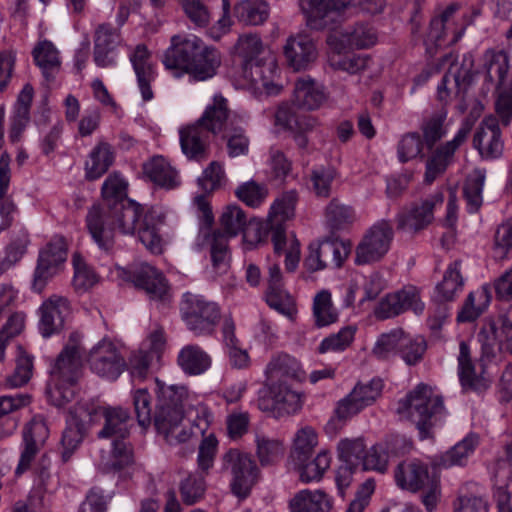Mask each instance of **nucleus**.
Here are the masks:
<instances>
[{
  "label": "nucleus",
  "instance_id": "nucleus-1",
  "mask_svg": "<svg viewBox=\"0 0 512 512\" xmlns=\"http://www.w3.org/2000/svg\"><path fill=\"white\" fill-rule=\"evenodd\" d=\"M165 214L159 207L144 212L142 205L132 199H124L111 207L92 206L86 215L85 224L89 235L98 248L110 253L115 243V230L124 235L136 232L141 243L152 253L161 252L160 228Z\"/></svg>",
  "mask_w": 512,
  "mask_h": 512
},
{
  "label": "nucleus",
  "instance_id": "nucleus-2",
  "mask_svg": "<svg viewBox=\"0 0 512 512\" xmlns=\"http://www.w3.org/2000/svg\"><path fill=\"white\" fill-rule=\"evenodd\" d=\"M221 61V53L217 48L206 45L200 37L193 34L173 35L161 57L164 69L174 79L188 76L191 83L212 79L217 74Z\"/></svg>",
  "mask_w": 512,
  "mask_h": 512
},
{
  "label": "nucleus",
  "instance_id": "nucleus-3",
  "mask_svg": "<svg viewBox=\"0 0 512 512\" xmlns=\"http://www.w3.org/2000/svg\"><path fill=\"white\" fill-rule=\"evenodd\" d=\"M228 116V101L218 93L195 123L179 130L181 151L189 161L202 163L209 158L211 135L223 130Z\"/></svg>",
  "mask_w": 512,
  "mask_h": 512
},
{
  "label": "nucleus",
  "instance_id": "nucleus-4",
  "mask_svg": "<svg viewBox=\"0 0 512 512\" xmlns=\"http://www.w3.org/2000/svg\"><path fill=\"white\" fill-rule=\"evenodd\" d=\"M249 222L244 210L236 204H231L225 207L220 217L223 231L206 229L201 232L199 246L209 251L214 269L225 270L229 266L231 258L229 240L241 234Z\"/></svg>",
  "mask_w": 512,
  "mask_h": 512
},
{
  "label": "nucleus",
  "instance_id": "nucleus-5",
  "mask_svg": "<svg viewBox=\"0 0 512 512\" xmlns=\"http://www.w3.org/2000/svg\"><path fill=\"white\" fill-rule=\"evenodd\" d=\"M262 47L260 36L251 33L240 35L235 44V53L242 58L244 85L264 90L269 95H277L281 90V86L274 83L277 65L258 58Z\"/></svg>",
  "mask_w": 512,
  "mask_h": 512
},
{
  "label": "nucleus",
  "instance_id": "nucleus-6",
  "mask_svg": "<svg viewBox=\"0 0 512 512\" xmlns=\"http://www.w3.org/2000/svg\"><path fill=\"white\" fill-rule=\"evenodd\" d=\"M399 411L415 423L421 440L430 438L432 429L441 425L447 415L443 397L424 383H419L399 401Z\"/></svg>",
  "mask_w": 512,
  "mask_h": 512
},
{
  "label": "nucleus",
  "instance_id": "nucleus-7",
  "mask_svg": "<svg viewBox=\"0 0 512 512\" xmlns=\"http://www.w3.org/2000/svg\"><path fill=\"white\" fill-rule=\"evenodd\" d=\"M50 374L51 382L46 388L48 401L58 408H65L74 399L76 384L82 374L80 348L65 346Z\"/></svg>",
  "mask_w": 512,
  "mask_h": 512
},
{
  "label": "nucleus",
  "instance_id": "nucleus-8",
  "mask_svg": "<svg viewBox=\"0 0 512 512\" xmlns=\"http://www.w3.org/2000/svg\"><path fill=\"white\" fill-rule=\"evenodd\" d=\"M154 392V426L158 433L168 438L183 420L188 389L183 385H167L155 378Z\"/></svg>",
  "mask_w": 512,
  "mask_h": 512
},
{
  "label": "nucleus",
  "instance_id": "nucleus-9",
  "mask_svg": "<svg viewBox=\"0 0 512 512\" xmlns=\"http://www.w3.org/2000/svg\"><path fill=\"white\" fill-rule=\"evenodd\" d=\"M101 420V406L93 400L81 399L67 409L62 433V460L67 462L79 448L90 428Z\"/></svg>",
  "mask_w": 512,
  "mask_h": 512
},
{
  "label": "nucleus",
  "instance_id": "nucleus-10",
  "mask_svg": "<svg viewBox=\"0 0 512 512\" xmlns=\"http://www.w3.org/2000/svg\"><path fill=\"white\" fill-rule=\"evenodd\" d=\"M458 9V4L451 3L431 18L428 29L423 36V45L428 58H433L438 50L443 47L455 45L464 36L465 25L458 22L454 17Z\"/></svg>",
  "mask_w": 512,
  "mask_h": 512
},
{
  "label": "nucleus",
  "instance_id": "nucleus-11",
  "mask_svg": "<svg viewBox=\"0 0 512 512\" xmlns=\"http://www.w3.org/2000/svg\"><path fill=\"white\" fill-rule=\"evenodd\" d=\"M222 468L231 474V493L239 500L246 499L259 481L261 471L249 453L230 448L222 457Z\"/></svg>",
  "mask_w": 512,
  "mask_h": 512
},
{
  "label": "nucleus",
  "instance_id": "nucleus-12",
  "mask_svg": "<svg viewBox=\"0 0 512 512\" xmlns=\"http://www.w3.org/2000/svg\"><path fill=\"white\" fill-rule=\"evenodd\" d=\"M180 311L186 326L196 335L213 333L221 317V310L216 302L190 292L183 295Z\"/></svg>",
  "mask_w": 512,
  "mask_h": 512
},
{
  "label": "nucleus",
  "instance_id": "nucleus-13",
  "mask_svg": "<svg viewBox=\"0 0 512 512\" xmlns=\"http://www.w3.org/2000/svg\"><path fill=\"white\" fill-rule=\"evenodd\" d=\"M117 277L143 290L150 300L165 302L170 298V287L163 272L147 263L128 268H117Z\"/></svg>",
  "mask_w": 512,
  "mask_h": 512
},
{
  "label": "nucleus",
  "instance_id": "nucleus-14",
  "mask_svg": "<svg viewBox=\"0 0 512 512\" xmlns=\"http://www.w3.org/2000/svg\"><path fill=\"white\" fill-rule=\"evenodd\" d=\"M394 237L392 225L382 219L374 223L355 248L354 263L367 265L380 261L389 251Z\"/></svg>",
  "mask_w": 512,
  "mask_h": 512
},
{
  "label": "nucleus",
  "instance_id": "nucleus-15",
  "mask_svg": "<svg viewBox=\"0 0 512 512\" xmlns=\"http://www.w3.org/2000/svg\"><path fill=\"white\" fill-rule=\"evenodd\" d=\"M87 363L94 374L109 381L117 380L127 368L120 349L109 338H103L90 350Z\"/></svg>",
  "mask_w": 512,
  "mask_h": 512
},
{
  "label": "nucleus",
  "instance_id": "nucleus-16",
  "mask_svg": "<svg viewBox=\"0 0 512 512\" xmlns=\"http://www.w3.org/2000/svg\"><path fill=\"white\" fill-rule=\"evenodd\" d=\"M407 310L413 311L416 315H422L425 310V303L421 300L420 291L413 285L386 294L379 300L373 312L378 320H386Z\"/></svg>",
  "mask_w": 512,
  "mask_h": 512
},
{
  "label": "nucleus",
  "instance_id": "nucleus-17",
  "mask_svg": "<svg viewBox=\"0 0 512 512\" xmlns=\"http://www.w3.org/2000/svg\"><path fill=\"white\" fill-rule=\"evenodd\" d=\"M66 257V242L62 237H54L39 251L31 285L34 292L42 293Z\"/></svg>",
  "mask_w": 512,
  "mask_h": 512
},
{
  "label": "nucleus",
  "instance_id": "nucleus-18",
  "mask_svg": "<svg viewBox=\"0 0 512 512\" xmlns=\"http://www.w3.org/2000/svg\"><path fill=\"white\" fill-rule=\"evenodd\" d=\"M352 0H299L307 25L314 30L334 29Z\"/></svg>",
  "mask_w": 512,
  "mask_h": 512
},
{
  "label": "nucleus",
  "instance_id": "nucleus-19",
  "mask_svg": "<svg viewBox=\"0 0 512 512\" xmlns=\"http://www.w3.org/2000/svg\"><path fill=\"white\" fill-rule=\"evenodd\" d=\"M472 125L468 120L461 123L453 138L436 147L426 162L425 182L432 183L452 164L456 151L470 134Z\"/></svg>",
  "mask_w": 512,
  "mask_h": 512
},
{
  "label": "nucleus",
  "instance_id": "nucleus-20",
  "mask_svg": "<svg viewBox=\"0 0 512 512\" xmlns=\"http://www.w3.org/2000/svg\"><path fill=\"white\" fill-rule=\"evenodd\" d=\"M384 384L380 378H372L367 383L358 382L353 390L342 400L335 409L339 420H346L372 405L381 395Z\"/></svg>",
  "mask_w": 512,
  "mask_h": 512
},
{
  "label": "nucleus",
  "instance_id": "nucleus-21",
  "mask_svg": "<svg viewBox=\"0 0 512 512\" xmlns=\"http://www.w3.org/2000/svg\"><path fill=\"white\" fill-rule=\"evenodd\" d=\"M303 405L302 394L287 383H272L258 399V408L263 412L278 415L295 414Z\"/></svg>",
  "mask_w": 512,
  "mask_h": 512
},
{
  "label": "nucleus",
  "instance_id": "nucleus-22",
  "mask_svg": "<svg viewBox=\"0 0 512 512\" xmlns=\"http://www.w3.org/2000/svg\"><path fill=\"white\" fill-rule=\"evenodd\" d=\"M473 147L485 161L501 158L504 151V141L496 116L490 114L483 118L473 136Z\"/></svg>",
  "mask_w": 512,
  "mask_h": 512
},
{
  "label": "nucleus",
  "instance_id": "nucleus-23",
  "mask_svg": "<svg viewBox=\"0 0 512 512\" xmlns=\"http://www.w3.org/2000/svg\"><path fill=\"white\" fill-rule=\"evenodd\" d=\"M121 40L120 27H115L111 23H102L96 28L93 61L97 67L114 68L117 66L118 47Z\"/></svg>",
  "mask_w": 512,
  "mask_h": 512
},
{
  "label": "nucleus",
  "instance_id": "nucleus-24",
  "mask_svg": "<svg viewBox=\"0 0 512 512\" xmlns=\"http://www.w3.org/2000/svg\"><path fill=\"white\" fill-rule=\"evenodd\" d=\"M481 343L482 359L493 358L497 351L507 350L512 355V306L501 317V327L494 324L484 327L478 334Z\"/></svg>",
  "mask_w": 512,
  "mask_h": 512
},
{
  "label": "nucleus",
  "instance_id": "nucleus-25",
  "mask_svg": "<svg viewBox=\"0 0 512 512\" xmlns=\"http://www.w3.org/2000/svg\"><path fill=\"white\" fill-rule=\"evenodd\" d=\"M142 179L154 187L166 191L177 189L182 184L180 171L163 155H153L142 163Z\"/></svg>",
  "mask_w": 512,
  "mask_h": 512
},
{
  "label": "nucleus",
  "instance_id": "nucleus-26",
  "mask_svg": "<svg viewBox=\"0 0 512 512\" xmlns=\"http://www.w3.org/2000/svg\"><path fill=\"white\" fill-rule=\"evenodd\" d=\"M444 202L442 192H436L420 203L412 204L409 209L397 214L398 229L418 232L425 229L434 220V209Z\"/></svg>",
  "mask_w": 512,
  "mask_h": 512
},
{
  "label": "nucleus",
  "instance_id": "nucleus-27",
  "mask_svg": "<svg viewBox=\"0 0 512 512\" xmlns=\"http://www.w3.org/2000/svg\"><path fill=\"white\" fill-rule=\"evenodd\" d=\"M396 486L411 493L424 490L436 477L429 472V465L418 459H406L397 464L393 472Z\"/></svg>",
  "mask_w": 512,
  "mask_h": 512
},
{
  "label": "nucleus",
  "instance_id": "nucleus-28",
  "mask_svg": "<svg viewBox=\"0 0 512 512\" xmlns=\"http://www.w3.org/2000/svg\"><path fill=\"white\" fill-rule=\"evenodd\" d=\"M151 58L152 54L145 44H138L129 54L137 87L144 102H149L154 98L152 84L158 77L157 65Z\"/></svg>",
  "mask_w": 512,
  "mask_h": 512
},
{
  "label": "nucleus",
  "instance_id": "nucleus-29",
  "mask_svg": "<svg viewBox=\"0 0 512 512\" xmlns=\"http://www.w3.org/2000/svg\"><path fill=\"white\" fill-rule=\"evenodd\" d=\"M275 126L292 134L299 149H307L309 134L316 126V119L310 116H297L287 104L279 105L274 115Z\"/></svg>",
  "mask_w": 512,
  "mask_h": 512
},
{
  "label": "nucleus",
  "instance_id": "nucleus-30",
  "mask_svg": "<svg viewBox=\"0 0 512 512\" xmlns=\"http://www.w3.org/2000/svg\"><path fill=\"white\" fill-rule=\"evenodd\" d=\"M69 300L60 295H52L39 307L40 319L38 329L44 338L59 333L64 327L65 319L70 314Z\"/></svg>",
  "mask_w": 512,
  "mask_h": 512
},
{
  "label": "nucleus",
  "instance_id": "nucleus-31",
  "mask_svg": "<svg viewBox=\"0 0 512 512\" xmlns=\"http://www.w3.org/2000/svg\"><path fill=\"white\" fill-rule=\"evenodd\" d=\"M265 301L270 308L288 318H292L296 312L292 297L284 289L282 273L278 264L269 267Z\"/></svg>",
  "mask_w": 512,
  "mask_h": 512
},
{
  "label": "nucleus",
  "instance_id": "nucleus-32",
  "mask_svg": "<svg viewBox=\"0 0 512 512\" xmlns=\"http://www.w3.org/2000/svg\"><path fill=\"white\" fill-rule=\"evenodd\" d=\"M265 376L271 384L286 383L287 380L302 382L306 378V373L295 357L287 353H279L267 364Z\"/></svg>",
  "mask_w": 512,
  "mask_h": 512
},
{
  "label": "nucleus",
  "instance_id": "nucleus-33",
  "mask_svg": "<svg viewBox=\"0 0 512 512\" xmlns=\"http://www.w3.org/2000/svg\"><path fill=\"white\" fill-rule=\"evenodd\" d=\"M465 286V278L462 273V261H451L444 273L442 280L434 288V302H453L462 293Z\"/></svg>",
  "mask_w": 512,
  "mask_h": 512
},
{
  "label": "nucleus",
  "instance_id": "nucleus-34",
  "mask_svg": "<svg viewBox=\"0 0 512 512\" xmlns=\"http://www.w3.org/2000/svg\"><path fill=\"white\" fill-rule=\"evenodd\" d=\"M284 55L294 70L305 69L316 59L317 51L310 36L298 34L290 36L284 45Z\"/></svg>",
  "mask_w": 512,
  "mask_h": 512
},
{
  "label": "nucleus",
  "instance_id": "nucleus-35",
  "mask_svg": "<svg viewBox=\"0 0 512 512\" xmlns=\"http://www.w3.org/2000/svg\"><path fill=\"white\" fill-rule=\"evenodd\" d=\"M31 397L28 394L0 396V439L11 436L19 424L18 411L28 406Z\"/></svg>",
  "mask_w": 512,
  "mask_h": 512
},
{
  "label": "nucleus",
  "instance_id": "nucleus-36",
  "mask_svg": "<svg viewBox=\"0 0 512 512\" xmlns=\"http://www.w3.org/2000/svg\"><path fill=\"white\" fill-rule=\"evenodd\" d=\"M32 57L44 81L47 84L54 82L62 66L60 52L56 46L50 40L40 41L33 48Z\"/></svg>",
  "mask_w": 512,
  "mask_h": 512
},
{
  "label": "nucleus",
  "instance_id": "nucleus-37",
  "mask_svg": "<svg viewBox=\"0 0 512 512\" xmlns=\"http://www.w3.org/2000/svg\"><path fill=\"white\" fill-rule=\"evenodd\" d=\"M293 97L297 107L312 111L321 107L327 99V94L322 84L310 76H304L295 82Z\"/></svg>",
  "mask_w": 512,
  "mask_h": 512
},
{
  "label": "nucleus",
  "instance_id": "nucleus-38",
  "mask_svg": "<svg viewBox=\"0 0 512 512\" xmlns=\"http://www.w3.org/2000/svg\"><path fill=\"white\" fill-rule=\"evenodd\" d=\"M457 375L464 391H479L483 387V377L476 372V366L471 357L470 345L465 340H461L459 343Z\"/></svg>",
  "mask_w": 512,
  "mask_h": 512
},
{
  "label": "nucleus",
  "instance_id": "nucleus-39",
  "mask_svg": "<svg viewBox=\"0 0 512 512\" xmlns=\"http://www.w3.org/2000/svg\"><path fill=\"white\" fill-rule=\"evenodd\" d=\"M115 161V153L111 144L98 142L88 154L85 161V178L93 181L101 178Z\"/></svg>",
  "mask_w": 512,
  "mask_h": 512
},
{
  "label": "nucleus",
  "instance_id": "nucleus-40",
  "mask_svg": "<svg viewBox=\"0 0 512 512\" xmlns=\"http://www.w3.org/2000/svg\"><path fill=\"white\" fill-rule=\"evenodd\" d=\"M102 417L105 419V425L98 432V438L106 439L114 436L115 439H123L128 437L131 418L127 409L122 407H101Z\"/></svg>",
  "mask_w": 512,
  "mask_h": 512
},
{
  "label": "nucleus",
  "instance_id": "nucleus-41",
  "mask_svg": "<svg viewBox=\"0 0 512 512\" xmlns=\"http://www.w3.org/2000/svg\"><path fill=\"white\" fill-rule=\"evenodd\" d=\"M211 357L200 346L189 344L181 348L177 356V364L188 376H198L211 367Z\"/></svg>",
  "mask_w": 512,
  "mask_h": 512
},
{
  "label": "nucleus",
  "instance_id": "nucleus-42",
  "mask_svg": "<svg viewBox=\"0 0 512 512\" xmlns=\"http://www.w3.org/2000/svg\"><path fill=\"white\" fill-rule=\"evenodd\" d=\"M45 433L46 427L43 423L32 422L25 427L23 431L22 451L16 468V474H22L29 469L39 450V442Z\"/></svg>",
  "mask_w": 512,
  "mask_h": 512
},
{
  "label": "nucleus",
  "instance_id": "nucleus-43",
  "mask_svg": "<svg viewBox=\"0 0 512 512\" xmlns=\"http://www.w3.org/2000/svg\"><path fill=\"white\" fill-rule=\"evenodd\" d=\"M289 507L291 512H329L332 500L322 490L304 489L290 500Z\"/></svg>",
  "mask_w": 512,
  "mask_h": 512
},
{
  "label": "nucleus",
  "instance_id": "nucleus-44",
  "mask_svg": "<svg viewBox=\"0 0 512 512\" xmlns=\"http://www.w3.org/2000/svg\"><path fill=\"white\" fill-rule=\"evenodd\" d=\"M477 445L478 436L470 433L448 451L440 455L435 464L443 469H448L453 466H465Z\"/></svg>",
  "mask_w": 512,
  "mask_h": 512
},
{
  "label": "nucleus",
  "instance_id": "nucleus-45",
  "mask_svg": "<svg viewBox=\"0 0 512 512\" xmlns=\"http://www.w3.org/2000/svg\"><path fill=\"white\" fill-rule=\"evenodd\" d=\"M331 460V453L322 450L313 459L312 456H308L303 461H291V464L298 471L302 482L309 483L322 479L325 471L331 465Z\"/></svg>",
  "mask_w": 512,
  "mask_h": 512
},
{
  "label": "nucleus",
  "instance_id": "nucleus-46",
  "mask_svg": "<svg viewBox=\"0 0 512 512\" xmlns=\"http://www.w3.org/2000/svg\"><path fill=\"white\" fill-rule=\"evenodd\" d=\"M448 109L440 107L431 115L425 117L421 124L423 140L428 149H432L437 142L449 132L447 123Z\"/></svg>",
  "mask_w": 512,
  "mask_h": 512
},
{
  "label": "nucleus",
  "instance_id": "nucleus-47",
  "mask_svg": "<svg viewBox=\"0 0 512 512\" xmlns=\"http://www.w3.org/2000/svg\"><path fill=\"white\" fill-rule=\"evenodd\" d=\"M491 302V291L486 285L470 292L457 315L461 323L473 322L478 319Z\"/></svg>",
  "mask_w": 512,
  "mask_h": 512
},
{
  "label": "nucleus",
  "instance_id": "nucleus-48",
  "mask_svg": "<svg viewBox=\"0 0 512 512\" xmlns=\"http://www.w3.org/2000/svg\"><path fill=\"white\" fill-rule=\"evenodd\" d=\"M255 454L262 467L278 463L285 454L284 443L263 433L255 434Z\"/></svg>",
  "mask_w": 512,
  "mask_h": 512
},
{
  "label": "nucleus",
  "instance_id": "nucleus-49",
  "mask_svg": "<svg viewBox=\"0 0 512 512\" xmlns=\"http://www.w3.org/2000/svg\"><path fill=\"white\" fill-rule=\"evenodd\" d=\"M127 191V180L120 172L114 171L108 175L102 185L103 203L95 204L94 206L111 207L119 202H124V199H129Z\"/></svg>",
  "mask_w": 512,
  "mask_h": 512
},
{
  "label": "nucleus",
  "instance_id": "nucleus-50",
  "mask_svg": "<svg viewBox=\"0 0 512 512\" xmlns=\"http://www.w3.org/2000/svg\"><path fill=\"white\" fill-rule=\"evenodd\" d=\"M234 15L246 25H260L269 16V5L263 0H242L235 5Z\"/></svg>",
  "mask_w": 512,
  "mask_h": 512
},
{
  "label": "nucleus",
  "instance_id": "nucleus-51",
  "mask_svg": "<svg viewBox=\"0 0 512 512\" xmlns=\"http://www.w3.org/2000/svg\"><path fill=\"white\" fill-rule=\"evenodd\" d=\"M312 310L318 328L328 327L338 321L339 313L333 305L329 290H321L315 295Z\"/></svg>",
  "mask_w": 512,
  "mask_h": 512
},
{
  "label": "nucleus",
  "instance_id": "nucleus-52",
  "mask_svg": "<svg viewBox=\"0 0 512 512\" xmlns=\"http://www.w3.org/2000/svg\"><path fill=\"white\" fill-rule=\"evenodd\" d=\"M317 244L320 248V256L327 267L340 268L351 250V243L340 239H324Z\"/></svg>",
  "mask_w": 512,
  "mask_h": 512
},
{
  "label": "nucleus",
  "instance_id": "nucleus-53",
  "mask_svg": "<svg viewBox=\"0 0 512 512\" xmlns=\"http://www.w3.org/2000/svg\"><path fill=\"white\" fill-rule=\"evenodd\" d=\"M207 489L205 475L191 473L179 483V493L183 504L192 506L199 503Z\"/></svg>",
  "mask_w": 512,
  "mask_h": 512
},
{
  "label": "nucleus",
  "instance_id": "nucleus-54",
  "mask_svg": "<svg viewBox=\"0 0 512 512\" xmlns=\"http://www.w3.org/2000/svg\"><path fill=\"white\" fill-rule=\"evenodd\" d=\"M427 350V342L421 335L409 336L401 329L399 356L409 366L418 364Z\"/></svg>",
  "mask_w": 512,
  "mask_h": 512
},
{
  "label": "nucleus",
  "instance_id": "nucleus-55",
  "mask_svg": "<svg viewBox=\"0 0 512 512\" xmlns=\"http://www.w3.org/2000/svg\"><path fill=\"white\" fill-rule=\"evenodd\" d=\"M298 192L295 189L283 192L270 206L269 221L286 223L295 216L298 203Z\"/></svg>",
  "mask_w": 512,
  "mask_h": 512
},
{
  "label": "nucleus",
  "instance_id": "nucleus-56",
  "mask_svg": "<svg viewBox=\"0 0 512 512\" xmlns=\"http://www.w3.org/2000/svg\"><path fill=\"white\" fill-rule=\"evenodd\" d=\"M366 444L363 438L342 439L337 445L338 459L362 470Z\"/></svg>",
  "mask_w": 512,
  "mask_h": 512
},
{
  "label": "nucleus",
  "instance_id": "nucleus-57",
  "mask_svg": "<svg viewBox=\"0 0 512 512\" xmlns=\"http://www.w3.org/2000/svg\"><path fill=\"white\" fill-rule=\"evenodd\" d=\"M325 218L327 226L332 231H339L353 223L355 213L351 206L340 203L338 199H332L326 207Z\"/></svg>",
  "mask_w": 512,
  "mask_h": 512
},
{
  "label": "nucleus",
  "instance_id": "nucleus-58",
  "mask_svg": "<svg viewBox=\"0 0 512 512\" xmlns=\"http://www.w3.org/2000/svg\"><path fill=\"white\" fill-rule=\"evenodd\" d=\"M371 62L370 56L356 53H334L329 57V63L335 70L355 75L366 70Z\"/></svg>",
  "mask_w": 512,
  "mask_h": 512
},
{
  "label": "nucleus",
  "instance_id": "nucleus-59",
  "mask_svg": "<svg viewBox=\"0 0 512 512\" xmlns=\"http://www.w3.org/2000/svg\"><path fill=\"white\" fill-rule=\"evenodd\" d=\"M125 439L113 440L109 461L105 463L106 472L117 473L133 464V447Z\"/></svg>",
  "mask_w": 512,
  "mask_h": 512
},
{
  "label": "nucleus",
  "instance_id": "nucleus-60",
  "mask_svg": "<svg viewBox=\"0 0 512 512\" xmlns=\"http://www.w3.org/2000/svg\"><path fill=\"white\" fill-rule=\"evenodd\" d=\"M134 412L139 426L146 430L154 422L153 398L146 388L131 392Z\"/></svg>",
  "mask_w": 512,
  "mask_h": 512
},
{
  "label": "nucleus",
  "instance_id": "nucleus-61",
  "mask_svg": "<svg viewBox=\"0 0 512 512\" xmlns=\"http://www.w3.org/2000/svg\"><path fill=\"white\" fill-rule=\"evenodd\" d=\"M318 444V436L312 427H304L297 431L293 448L290 453L291 461H303L308 456H312L314 448Z\"/></svg>",
  "mask_w": 512,
  "mask_h": 512
},
{
  "label": "nucleus",
  "instance_id": "nucleus-62",
  "mask_svg": "<svg viewBox=\"0 0 512 512\" xmlns=\"http://www.w3.org/2000/svg\"><path fill=\"white\" fill-rule=\"evenodd\" d=\"M356 334V327L352 325L342 327L337 333L330 334L322 339L318 346V352H344L353 343Z\"/></svg>",
  "mask_w": 512,
  "mask_h": 512
},
{
  "label": "nucleus",
  "instance_id": "nucleus-63",
  "mask_svg": "<svg viewBox=\"0 0 512 512\" xmlns=\"http://www.w3.org/2000/svg\"><path fill=\"white\" fill-rule=\"evenodd\" d=\"M251 415L248 411L234 409L225 417L226 436L230 441H240L250 429Z\"/></svg>",
  "mask_w": 512,
  "mask_h": 512
},
{
  "label": "nucleus",
  "instance_id": "nucleus-64",
  "mask_svg": "<svg viewBox=\"0 0 512 512\" xmlns=\"http://www.w3.org/2000/svg\"><path fill=\"white\" fill-rule=\"evenodd\" d=\"M401 329H394L388 333H382L376 340L372 355L381 361L389 360L399 354Z\"/></svg>",
  "mask_w": 512,
  "mask_h": 512
}]
</instances>
